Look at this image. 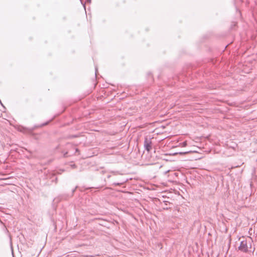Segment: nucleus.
Listing matches in <instances>:
<instances>
[{
  "label": "nucleus",
  "mask_w": 257,
  "mask_h": 257,
  "mask_svg": "<svg viewBox=\"0 0 257 257\" xmlns=\"http://www.w3.org/2000/svg\"><path fill=\"white\" fill-rule=\"evenodd\" d=\"M252 242L253 240L251 237L243 239V240L240 241L238 249L243 252H248L249 249L251 247Z\"/></svg>",
  "instance_id": "1"
},
{
  "label": "nucleus",
  "mask_w": 257,
  "mask_h": 257,
  "mask_svg": "<svg viewBox=\"0 0 257 257\" xmlns=\"http://www.w3.org/2000/svg\"><path fill=\"white\" fill-rule=\"evenodd\" d=\"M144 147L145 149L148 151L150 152L152 149V142L151 138H145L144 141Z\"/></svg>",
  "instance_id": "2"
},
{
  "label": "nucleus",
  "mask_w": 257,
  "mask_h": 257,
  "mask_svg": "<svg viewBox=\"0 0 257 257\" xmlns=\"http://www.w3.org/2000/svg\"><path fill=\"white\" fill-rule=\"evenodd\" d=\"M120 184H121V183H114V185L115 186H119V185H120Z\"/></svg>",
  "instance_id": "3"
},
{
  "label": "nucleus",
  "mask_w": 257,
  "mask_h": 257,
  "mask_svg": "<svg viewBox=\"0 0 257 257\" xmlns=\"http://www.w3.org/2000/svg\"><path fill=\"white\" fill-rule=\"evenodd\" d=\"M80 2H81V4H83V5L84 6V7H85V4H83V0H80Z\"/></svg>",
  "instance_id": "4"
},
{
  "label": "nucleus",
  "mask_w": 257,
  "mask_h": 257,
  "mask_svg": "<svg viewBox=\"0 0 257 257\" xmlns=\"http://www.w3.org/2000/svg\"><path fill=\"white\" fill-rule=\"evenodd\" d=\"M86 2L88 3H91V0H86Z\"/></svg>",
  "instance_id": "5"
},
{
  "label": "nucleus",
  "mask_w": 257,
  "mask_h": 257,
  "mask_svg": "<svg viewBox=\"0 0 257 257\" xmlns=\"http://www.w3.org/2000/svg\"><path fill=\"white\" fill-rule=\"evenodd\" d=\"M183 144H184L183 146H185L186 145V142H184Z\"/></svg>",
  "instance_id": "6"
},
{
  "label": "nucleus",
  "mask_w": 257,
  "mask_h": 257,
  "mask_svg": "<svg viewBox=\"0 0 257 257\" xmlns=\"http://www.w3.org/2000/svg\"><path fill=\"white\" fill-rule=\"evenodd\" d=\"M75 189H74V190H73V192H74L75 191Z\"/></svg>",
  "instance_id": "7"
}]
</instances>
